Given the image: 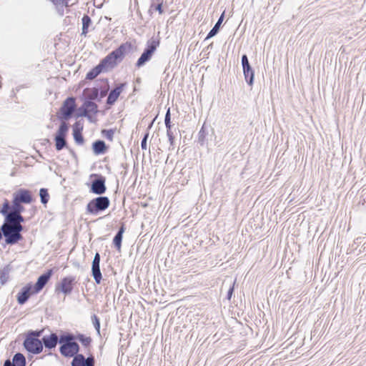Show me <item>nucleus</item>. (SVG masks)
Segmentation results:
<instances>
[{
    "instance_id": "1a4fd4ad",
    "label": "nucleus",
    "mask_w": 366,
    "mask_h": 366,
    "mask_svg": "<svg viewBox=\"0 0 366 366\" xmlns=\"http://www.w3.org/2000/svg\"><path fill=\"white\" fill-rule=\"evenodd\" d=\"M68 130V124L64 122H61L54 137L55 148L57 151H61L66 147V136Z\"/></svg>"
},
{
    "instance_id": "cd10ccee",
    "label": "nucleus",
    "mask_w": 366,
    "mask_h": 366,
    "mask_svg": "<svg viewBox=\"0 0 366 366\" xmlns=\"http://www.w3.org/2000/svg\"><path fill=\"white\" fill-rule=\"evenodd\" d=\"M12 362L14 366H26L25 357L21 353L17 352L14 355Z\"/></svg>"
},
{
    "instance_id": "5701e85b",
    "label": "nucleus",
    "mask_w": 366,
    "mask_h": 366,
    "mask_svg": "<svg viewBox=\"0 0 366 366\" xmlns=\"http://www.w3.org/2000/svg\"><path fill=\"white\" fill-rule=\"evenodd\" d=\"M109 148V146L102 139H97L93 142V153L96 155L104 154Z\"/></svg>"
},
{
    "instance_id": "c85d7f7f",
    "label": "nucleus",
    "mask_w": 366,
    "mask_h": 366,
    "mask_svg": "<svg viewBox=\"0 0 366 366\" xmlns=\"http://www.w3.org/2000/svg\"><path fill=\"white\" fill-rule=\"evenodd\" d=\"M10 268L6 266L0 269V283L4 285L9 277Z\"/></svg>"
},
{
    "instance_id": "09e8293b",
    "label": "nucleus",
    "mask_w": 366,
    "mask_h": 366,
    "mask_svg": "<svg viewBox=\"0 0 366 366\" xmlns=\"http://www.w3.org/2000/svg\"><path fill=\"white\" fill-rule=\"evenodd\" d=\"M86 209H87L88 212L92 213V201H90V202L87 204Z\"/></svg>"
},
{
    "instance_id": "de8ad7c7",
    "label": "nucleus",
    "mask_w": 366,
    "mask_h": 366,
    "mask_svg": "<svg viewBox=\"0 0 366 366\" xmlns=\"http://www.w3.org/2000/svg\"><path fill=\"white\" fill-rule=\"evenodd\" d=\"M151 4H164V0H151Z\"/></svg>"
},
{
    "instance_id": "5fc2aeb1",
    "label": "nucleus",
    "mask_w": 366,
    "mask_h": 366,
    "mask_svg": "<svg viewBox=\"0 0 366 366\" xmlns=\"http://www.w3.org/2000/svg\"><path fill=\"white\" fill-rule=\"evenodd\" d=\"M92 361H93V366H94V357H93Z\"/></svg>"
},
{
    "instance_id": "79ce46f5",
    "label": "nucleus",
    "mask_w": 366,
    "mask_h": 366,
    "mask_svg": "<svg viewBox=\"0 0 366 366\" xmlns=\"http://www.w3.org/2000/svg\"><path fill=\"white\" fill-rule=\"evenodd\" d=\"M41 332L42 331H31L30 332H29L27 336H30V337H35V338H38L39 337L41 336Z\"/></svg>"
},
{
    "instance_id": "e433bc0d",
    "label": "nucleus",
    "mask_w": 366,
    "mask_h": 366,
    "mask_svg": "<svg viewBox=\"0 0 366 366\" xmlns=\"http://www.w3.org/2000/svg\"><path fill=\"white\" fill-rule=\"evenodd\" d=\"M76 339H78L85 346L88 345L91 341L90 337H85L83 335H79Z\"/></svg>"
},
{
    "instance_id": "9b49d317",
    "label": "nucleus",
    "mask_w": 366,
    "mask_h": 366,
    "mask_svg": "<svg viewBox=\"0 0 366 366\" xmlns=\"http://www.w3.org/2000/svg\"><path fill=\"white\" fill-rule=\"evenodd\" d=\"M241 64L243 70V74L247 84L252 86L254 79V71L249 62L247 54H243L241 58Z\"/></svg>"
},
{
    "instance_id": "f8f14e48",
    "label": "nucleus",
    "mask_w": 366,
    "mask_h": 366,
    "mask_svg": "<svg viewBox=\"0 0 366 366\" xmlns=\"http://www.w3.org/2000/svg\"><path fill=\"white\" fill-rule=\"evenodd\" d=\"M23 345L24 348L32 354H39L43 350L41 340L38 338L26 336Z\"/></svg>"
},
{
    "instance_id": "0eeeda50",
    "label": "nucleus",
    "mask_w": 366,
    "mask_h": 366,
    "mask_svg": "<svg viewBox=\"0 0 366 366\" xmlns=\"http://www.w3.org/2000/svg\"><path fill=\"white\" fill-rule=\"evenodd\" d=\"M109 89V84L107 79H97L93 86V101H101L107 96Z\"/></svg>"
},
{
    "instance_id": "20e7f679",
    "label": "nucleus",
    "mask_w": 366,
    "mask_h": 366,
    "mask_svg": "<svg viewBox=\"0 0 366 366\" xmlns=\"http://www.w3.org/2000/svg\"><path fill=\"white\" fill-rule=\"evenodd\" d=\"M159 44L160 41L157 38L152 37L149 39L142 54L135 64L136 67L140 68L149 61Z\"/></svg>"
},
{
    "instance_id": "58836bf2",
    "label": "nucleus",
    "mask_w": 366,
    "mask_h": 366,
    "mask_svg": "<svg viewBox=\"0 0 366 366\" xmlns=\"http://www.w3.org/2000/svg\"><path fill=\"white\" fill-rule=\"evenodd\" d=\"M167 136L168 137L170 147H174V134H173V132L172 131V129H169V130H167Z\"/></svg>"
},
{
    "instance_id": "7ed1b4c3",
    "label": "nucleus",
    "mask_w": 366,
    "mask_h": 366,
    "mask_svg": "<svg viewBox=\"0 0 366 366\" xmlns=\"http://www.w3.org/2000/svg\"><path fill=\"white\" fill-rule=\"evenodd\" d=\"M23 229V226H16L13 223H8L5 218L1 227L6 243L11 245L16 244L23 239V236L21 234Z\"/></svg>"
},
{
    "instance_id": "bb28decb",
    "label": "nucleus",
    "mask_w": 366,
    "mask_h": 366,
    "mask_svg": "<svg viewBox=\"0 0 366 366\" xmlns=\"http://www.w3.org/2000/svg\"><path fill=\"white\" fill-rule=\"evenodd\" d=\"M22 203L17 202L16 200H12V204H9V209H8L9 214H18L21 213L24 210V207L21 205Z\"/></svg>"
},
{
    "instance_id": "a211bd4d",
    "label": "nucleus",
    "mask_w": 366,
    "mask_h": 366,
    "mask_svg": "<svg viewBox=\"0 0 366 366\" xmlns=\"http://www.w3.org/2000/svg\"><path fill=\"white\" fill-rule=\"evenodd\" d=\"M13 199L20 203L29 204L32 202V197L29 190L20 189L14 194Z\"/></svg>"
},
{
    "instance_id": "412c9836",
    "label": "nucleus",
    "mask_w": 366,
    "mask_h": 366,
    "mask_svg": "<svg viewBox=\"0 0 366 366\" xmlns=\"http://www.w3.org/2000/svg\"><path fill=\"white\" fill-rule=\"evenodd\" d=\"M125 229H126L125 224L124 223H122L121 224V226L119 227L117 232L114 235L113 240H112V244H113L114 247L119 252H121L122 242V239H123V234L124 233Z\"/></svg>"
},
{
    "instance_id": "8fccbe9b",
    "label": "nucleus",
    "mask_w": 366,
    "mask_h": 366,
    "mask_svg": "<svg viewBox=\"0 0 366 366\" xmlns=\"http://www.w3.org/2000/svg\"><path fill=\"white\" fill-rule=\"evenodd\" d=\"M86 79L88 80H92V70H90L87 72Z\"/></svg>"
},
{
    "instance_id": "2f4dec72",
    "label": "nucleus",
    "mask_w": 366,
    "mask_h": 366,
    "mask_svg": "<svg viewBox=\"0 0 366 366\" xmlns=\"http://www.w3.org/2000/svg\"><path fill=\"white\" fill-rule=\"evenodd\" d=\"M115 133V129H103L101 131V134L102 137H105L107 140L112 142L114 139V135Z\"/></svg>"
},
{
    "instance_id": "4c0bfd02",
    "label": "nucleus",
    "mask_w": 366,
    "mask_h": 366,
    "mask_svg": "<svg viewBox=\"0 0 366 366\" xmlns=\"http://www.w3.org/2000/svg\"><path fill=\"white\" fill-rule=\"evenodd\" d=\"M149 132H146L141 141V148L142 150H146L147 148V139L149 137Z\"/></svg>"
},
{
    "instance_id": "603ef678",
    "label": "nucleus",
    "mask_w": 366,
    "mask_h": 366,
    "mask_svg": "<svg viewBox=\"0 0 366 366\" xmlns=\"http://www.w3.org/2000/svg\"><path fill=\"white\" fill-rule=\"evenodd\" d=\"M361 238L360 237H357L355 240V243H357L358 241Z\"/></svg>"
},
{
    "instance_id": "6e6552de",
    "label": "nucleus",
    "mask_w": 366,
    "mask_h": 366,
    "mask_svg": "<svg viewBox=\"0 0 366 366\" xmlns=\"http://www.w3.org/2000/svg\"><path fill=\"white\" fill-rule=\"evenodd\" d=\"M8 209H9V202L5 199L2 204V207L0 209V213L6 219V222L13 223L16 226H22L21 223L24 222V217L21 215V213L18 214H9Z\"/></svg>"
},
{
    "instance_id": "ea45409f",
    "label": "nucleus",
    "mask_w": 366,
    "mask_h": 366,
    "mask_svg": "<svg viewBox=\"0 0 366 366\" xmlns=\"http://www.w3.org/2000/svg\"><path fill=\"white\" fill-rule=\"evenodd\" d=\"M83 129V123L81 121H76L73 125V131L81 132Z\"/></svg>"
},
{
    "instance_id": "72a5a7b5",
    "label": "nucleus",
    "mask_w": 366,
    "mask_h": 366,
    "mask_svg": "<svg viewBox=\"0 0 366 366\" xmlns=\"http://www.w3.org/2000/svg\"><path fill=\"white\" fill-rule=\"evenodd\" d=\"M164 124L167 130H169L172 129V122H171V112H170V108L169 107L167 110V112L165 114L164 117Z\"/></svg>"
},
{
    "instance_id": "3c124183",
    "label": "nucleus",
    "mask_w": 366,
    "mask_h": 366,
    "mask_svg": "<svg viewBox=\"0 0 366 366\" xmlns=\"http://www.w3.org/2000/svg\"><path fill=\"white\" fill-rule=\"evenodd\" d=\"M87 185L89 187L90 192H92V183H87Z\"/></svg>"
},
{
    "instance_id": "f3484780",
    "label": "nucleus",
    "mask_w": 366,
    "mask_h": 366,
    "mask_svg": "<svg viewBox=\"0 0 366 366\" xmlns=\"http://www.w3.org/2000/svg\"><path fill=\"white\" fill-rule=\"evenodd\" d=\"M100 254L97 252L93 258V278L97 284H100L102 274L100 269Z\"/></svg>"
},
{
    "instance_id": "4468645a",
    "label": "nucleus",
    "mask_w": 366,
    "mask_h": 366,
    "mask_svg": "<svg viewBox=\"0 0 366 366\" xmlns=\"http://www.w3.org/2000/svg\"><path fill=\"white\" fill-rule=\"evenodd\" d=\"M76 282L74 277L69 276L64 277L61 281L56 285V292H62L64 295H69Z\"/></svg>"
},
{
    "instance_id": "7c9ffc66",
    "label": "nucleus",
    "mask_w": 366,
    "mask_h": 366,
    "mask_svg": "<svg viewBox=\"0 0 366 366\" xmlns=\"http://www.w3.org/2000/svg\"><path fill=\"white\" fill-rule=\"evenodd\" d=\"M91 24V19L89 16L84 15L82 18V32L81 35H86L88 32V28Z\"/></svg>"
},
{
    "instance_id": "473e14b6",
    "label": "nucleus",
    "mask_w": 366,
    "mask_h": 366,
    "mask_svg": "<svg viewBox=\"0 0 366 366\" xmlns=\"http://www.w3.org/2000/svg\"><path fill=\"white\" fill-rule=\"evenodd\" d=\"M39 196H40V199H41V202L43 204H47V202H49V194L47 189H45V188L40 189Z\"/></svg>"
},
{
    "instance_id": "b1692460",
    "label": "nucleus",
    "mask_w": 366,
    "mask_h": 366,
    "mask_svg": "<svg viewBox=\"0 0 366 366\" xmlns=\"http://www.w3.org/2000/svg\"><path fill=\"white\" fill-rule=\"evenodd\" d=\"M56 6L58 12L60 15L64 14V6L69 7L75 4L76 0H51Z\"/></svg>"
},
{
    "instance_id": "c9c22d12",
    "label": "nucleus",
    "mask_w": 366,
    "mask_h": 366,
    "mask_svg": "<svg viewBox=\"0 0 366 366\" xmlns=\"http://www.w3.org/2000/svg\"><path fill=\"white\" fill-rule=\"evenodd\" d=\"M73 136L75 142L77 144H80L83 143L84 138L82 137L81 132L73 131Z\"/></svg>"
},
{
    "instance_id": "c03bdc74",
    "label": "nucleus",
    "mask_w": 366,
    "mask_h": 366,
    "mask_svg": "<svg viewBox=\"0 0 366 366\" xmlns=\"http://www.w3.org/2000/svg\"><path fill=\"white\" fill-rule=\"evenodd\" d=\"M85 366H93V364H92V355L85 359Z\"/></svg>"
},
{
    "instance_id": "49530a36",
    "label": "nucleus",
    "mask_w": 366,
    "mask_h": 366,
    "mask_svg": "<svg viewBox=\"0 0 366 366\" xmlns=\"http://www.w3.org/2000/svg\"><path fill=\"white\" fill-rule=\"evenodd\" d=\"M4 366H14L13 362L10 361V360H6L4 363Z\"/></svg>"
},
{
    "instance_id": "f257e3e1",
    "label": "nucleus",
    "mask_w": 366,
    "mask_h": 366,
    "mask_svg": "<svg viewBox=\"0 0 366 366\" xmlns=\"http://www.w3.org/2000/svg\"><path fill=\"white\" fill-rule=\"evenodd\" d=\"M132 48V43L127 41L110 52L100 61L99 64L93 67V79L101 73L109 71L115 68L123 61L125 55L131 51Z\"/></svg>"
},
{
    "instance_id": "393cba45",
    "label": "nucleus",
    "mask_w": 366,
    "mask_h": 366,
    "mask_svg": "<svg viewBox=\"0 0 366 366\" xmlns=\"http://www.w3.org/2000/svg\"><path fill=\"white\" fill-rule=\"evenodd\" d=\"M208 135H209L208 129L205 127V124H204L198 132V137H197V143L201 147H204V145H206L207 144Z\"/></svg>"
},
{
    "instance_id": "a878e982",
    "label": "nucleus",
    "mask_w": 366,
    "mask_h": 366,
    "mask_svg": "<svg viewBox=\"0 0 366 366\" xmlns=\"http://www.w3.org/2000/svg\"><path fill=\"white\" fill-rule=\"evenodd\" d=\"M224 14L223 13L219 16V19L217 20V21L216 22L214 26L212 27V29L209 31V33L207 34L204 41L208 40V39L212 38L213 36H216L218 34V32L219 31V29H220V26H221V24H222V21L224 19Z\"/></svg>"
},
{
    "instance_id": "a19ab883",
    "label": "nucleus",
    "mask_w": 366,
    "mask_h": 366,
    "mask_svg": "<svg viewBox=\"0 0 366 366\" xmlns=\"http://www.w3.org/2000/svg\"><path fill=\"white\" fill-rule=\"evenodd\" d=\"M234 285H235V281L233 282L232 285L230 286V287L228 290V292H227V299L228 300H230L232 297V295H233V292H234Z\"/></svg>"
},
{
    "instance_id": "6ab92c4d",
    "label": "nucleus",
    "mask_w": 366,
    "mask_h": 366,
    "mask_svg": "<svg viewBox=\"0 0 366 366\" xmlns=\"http://www.w3.org/2000/svg\"><path fill=\"white\" fill-rule=\"evenodd\" d=\"M42 345L46 349L51 350L59 343V337L56 333H51L49 335L44 336L41 339Z\"/></svg>"
},
{
    "instance_id": "9d476101",
    "label": "nucleus",
    "mask_w": 366,
    "mask_h": 366,
    "mask_svg": "<svg viewBox=\"0 0 366 366\" xmlns=\"http://www.w3.org/2000/svg\"><path fill=\"white\" fill-rule=\"evenodd\" d=\"M111 202L108 197L98 195L93 197V216H97L107 210L110 206Z\"/></svg>"
},
{
    "instance_id": "ddd939ff",
    "label": "nucleus",
    "mask_w": 366,
    "mask_h": 366,
    "mask_svg": "<svg viewBox=\"0 0 366 366\" xmlns=\"http://www.w3.org/2000/svg\"><path fill=\"white\" fill-rule=\"evenodd\" d=\"M107 189L106 177L101 174L93 173V194L103 195Z\"/></svg>"
},
{
    "instance_id": "4be33fe9",
    "label": "nucleus",
    "mask_w": 366,
    "mask_h": 366,
    "mask_svg": "<svg viewBox=\"0 0 366 366\" xmlns=\"http://www.w3.org/2000/svg\"><path fill=\"white\" fill-rule=\"evenodd\" d=\"M32 286L29 284L24 287L17 295V302L19 305H24L29 300L31 294Z\"/></svg>"
},
{
    "instance_id": "f704fd0d",
    "label": "nucleus",
    "mask_w": 366,
    "mask_h": 366,
    "mask_svg": "<svg viewBox=\"0 0 366 366\" xmlns=\"http://www.w3.org/2000/svg\"><path fill=\"white\" fill-rule=\"evenodd\" d=\"M152 11H158L159 14H162L164 11L163 4H151L149 6V11L152 12Z\"/></svg>"
},
{
    "instance_id": "6e6d98bb",
    "label": "nucleus",
    "mask_w": 366,
    "mask_h": 366,
    "mask_svg": "<svg viewBox=\"0 0 366 366\" xmlns=\"http://www.w3.org/2000/svg\"><path fill=\"white\" fill-rule=\"evenodd\" d=\"M89 240H91L92 239L91 234H89Z\"/></svg>"
},
{
    "instance_id": "2eb2a0df",
    "label": "nucleus",
    "mask_w": 366,
    "mask_h": 366,
    "mask_svg": "<svg viewBox=\"0 0 366 366\" xmlns=\"http://www.w3.org/2000/svg\"><path fill=\"white\" fill-rule=\"evenodd\" d=\"M53 274V269H49L39 277L33 287L32 293H39L47 284Z\"/></svg>"
},
{
    "instance_id": "37998d69",
    "label": "nucleus",
    "mask_w": 366,
    "mask_h": 366,
    "mask_svg": "<svg viewBox=\"0 0 366 366\" xmlns=\"http://www.w3.org/2000/svg\"><path fill=\"white\" fill-rule=\"evenodd\" d=\"M104 0H93V6L101 8L103 4Z\"/></svg>"
},
{
    "instance_id": "c756f323",
    "label": "nucleus",
    "mask_w": 366,
    "mask_h": 366,
    "mask_svg": "<svg viewBox=\"0 0 366 366\" xmlns=\"http://www.w3.org/2000/svg\"><path fill=\"white\" fill-rule=\"evenodd\" d=\"M73 357L71 366H85V358L83 355L78 354Z\"/></svg>"
},
{
    "instance_id": "39448f33",
    "label": "nucleus",
    "mask_w": 366,
    "mask_h": 366,
    "mask_svg": "<svg viewBox=\"0 0 366 366\" xmlns=\"http://www.w3.org/2000/svg\"><path fill=\"white\" fill-rule=\"evenodd\" d=\"M76 109V104L75 98L73 97H67L63 102L57 117L61 122H66V121H68L73 115L75 117Z\"/></svg>"
},
{
    "instance_id": "aec40b11",
    "label": "nucleus",
    "mask_w": 366,
    "mask_h": 366,
    "mask_svg": "<svg viewBox=\"0 0 366 366\" xmlns=\"http://www.w3.org/2000/svg\"><path fill=\"white\" fill-rule=\"evenodd\" d=\"M93 327L97 331V335L100 338L105 337L107 334V321L106 320L103 325V327L101 330V322L99 318L93 315Z\"/></svg>"
},
{
    "instance_id": "f03ea898",
    "label": "nucleus",
    "mask_w": 366,
    "mask_h": 366,
    "mask_svg": "<svg viewBox=\"0 0 366 366\" xmlns=\"http://www.w3.org/2000/svg\"><path fill=\"white\" fill-rule=\"evenodd\" d=\"M76 336L71 333H64L59 337L60 353L66 357H72L78 355L79 347L75 342Z\"/></svg>"
},
{
    "instance_id": "a18cd8bd",
    "label": "nucleus",
    "mask_w": 366,
    "mask_h": 366,
    "mask_svg": "<svg viewBox=\"0 0 366 366\" xmlns=\"http://www.w3.org/2000/svg\"><path fill=\"white\" fill-rule=\"evenodd\" d=\"M98 112L97 104L93 102V115L96 114Z\"/></svg>"
},
{
    "instance_id": "864d4df0",
    "label": "nucleus",
    "mask_w": 366,
    "mask_h": 366,
    "mask_svg": "<svg viewBox=\"0 0 366 366\" xmlns=\"http://www.w3.org/2000/svg\"><path fill=\"white\" fill-rule=\"evenodd\" d=\"M212 45H213V44H212V43H211V44L207 46V49H209V48H212Z\"/></svg>"
},
{
    "instance_id": "dca6fc26",
    "label": "nucleus",
    "mask_w": 366,
    "mask_h": 366,
    "mask_svg": "<svg viewBox=\"0 0 366 366\" xmlns=\"http://www.w3.org/2000/svg\"><path fill=\"white\" fill-rule=\"evenodd\" d=\"M126 85V82L118 84L109 93L106 102L108 106L110 107L114 104Z\"/></svg>"
},
{
    "instance_id": "423d86ee",
    "label": "nucleus",
    "mask_w": 366,
    "mask_h": 366,
    "mask_svg": "<svg viewBox=\"0 0 366 366\" xmlns=\"http://www.w3.org/2000/svg\"><path fill=\"white\" fill-rule=\"evenodd\" d=\"M80 99L83 102V104L78 109L76 108L75 117H86L92 122V116L89 114L88 110L92 107V89L89 88L84 89Z\"/></svg>"
}]
</instances>
